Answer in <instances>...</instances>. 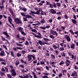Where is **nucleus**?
<instances>
[{
  "mask_svg": "<svg viewBox=\"0 0 78 78\" xmlns=\"http://www.w3.org/2000/svg\"><path fill=\"white\" fill-rule=\"evenodd\" d=\"M2 34H5L6 36V38L7 39H9V38H10L9 35L6 32H3Z\"/></svg>",
  "mask_w": 78,
  "mask_h": 78,
  "instance_id": "obj_9",
  "label": "nucleus"
},
{
  "mask_svg": "<svg viewBox=\"0 0 78 78\" xmlns=\"http://www.w3.org/2000/svg\"><path fill=\"white\" fill-rule=\"evenodd\" d=\"M8 19L10 23V24H12V19H11L9 16V17L8 18Z\"/></svg>",
  "mask_w": 78,
  "mask_h": 78,
  "instance_id": "obj_12",
  "label": "nucleus"
},
{
  "mask_svg": "<svg viewBox=\"0 0 78 78\" xmlns=\"http://www.w3.org/2000/svg\"><path fill=\"white\" fill-rule=\"evenodd\" d=\"M23 76H21L20 77V78H29V76L27 75H23Z\"/></svg>",
  "mask_w": 78,
  "mask_h": 78,
  "instance_id": "obj_13",
  "label": "nucleus"
},
{
  "mask_svg": "<svg viewBox=\"0 0 78 78\" xmlns=\"http://www.w3.org/2000/svg\"><path fill=\"white\" fill-rule=\"evenodd\" d=\"M70 48L72 49H75V44L73 43H72V44L71 45Z\"/></svg>",
  "mask_w": 78,
  "mask_h": 78,
  "instance_id": "obj_16",
  "label": "nucleus"
},
{
  "mask_svg": "<svg viewBox=\"0 0 78 78\" xmlns=\"http://www.w3.org/2000/svg\"><path fill=\"white\" fill-rule=\"evenodd\" d=\"M16 44L18 46H20L21 47H22V44H19L17 43H16Z\"/></svg>",
  "mask_w": 78,
  "mask_h": 78,
  "instance_id": "obj_44",
  "label": "nucleus"
},
{
  "mask_svg": "<svg viewBox=\"0 0 78 78\" xmlns=\"http://www.w3.org/2000/svg\"><path fill=\"white\" fill-rule=\"evenodd\" d=\"M41 65H43V64H44V62L42 61L40 62Z\"/></svg>",
  "mask_w": 78,
  "mask_h": 78,
  "instance_id": "obj_51",
  "label": "nucleus"
},
{
  "mask_svg": "<svg viewBox=\"0 0 78 78\" xmlns=\"http://www.w3.org/2000/svg\"><path fill=\"white\" fill-rule=\"evenodd\" d=\"M16 55L18 58H19L20 56H22V55L21 54L19 53H17Z\"/></svg>",
  "mask_w": 78,
  "mask_h": 78,
  "instance_id": "obj_27",
  "label": "nucleus"
},
{
  "mask_svg": "<svg viewBox=\"0 0 78 78\" xmlns=\"http://www.w3.org/2000/svg\"><path fill=\"white\" fill-rule=\"evenodd\" d=\"M68 35H65L64 36V38L65 39H66L67 37L68 36Z\"/></svg>",
  "mask_w": 78,
  "mask_h": 78,
  "instance_id": "obj_61",
  "label": "nucleus"
},
{
  "mask_svg": "<svg viewBox=\"0 0 78 78\" xmlns=\"http://www.w3.org/2000/svg\"><path fill=\"white\" fill-rule=\"evenodd\" d=\"M25 44L27 45V46H28L29 45V43L28 42L26 41L25 42Z\"/></svg>",
  "mask_w": 78,
  "mask_h": 78,
  "instance_id": "obj_36",
  "label": "nucleus"
},
{
  "mask_svg": "<svg viewBox=\"0 0 78 78\" xmlns=\"http://www.w3.org/2000/svg\"><path fill=\"white\" fill-rule=\"evenodd\" d=\"M39 28L44 30H45L46 29L45 27H39Z\"/></svg>",
  "mask_w": 78,
  "mask_h": 78,
  "instance_id": "obj_32",
  "label": "nucleus"
},
{
  "mask_svg": "<svg viewBox=\"0 0 78 78\" xmlns=\"http://www.w3.org/2000/svg\"><path fill=\"white\" fill-rule=\"evenodd\" d=\"M0 74H1V75L2 76H3V75H5L4 73H3L2 72H0Z\"/></svg>",
  "mask_w": 78,
  "mask_h": 78,
  "instance_id": "obj_47",
  "label": "nucleus"
},
{
  "mask_svg": "<svg viewBox=\"0 0 78 78\" xmlns=\"http://www.w3.org/2000/svg\"><path fill=\"white\" fill-rule=\"evenodd\" d=\"M49 6L51 8H52L53 7V5L52 4H50L49 5Z\"/></svg>",
  "mask_w": 78,
  "mask_h": 78,
  "instance_id": "obj_55",
  "label": "nucleus"
},
{
  "mask_svg": "<svg viewBox=\"0 0 78 78\" xmlns=\"http://www.w3.org/2000/svg\"><path fill=\"white\" fill-rule=\"evenodd\" d=\"M72 20V22L74 24H76V23H77V21L74 20L73 19H72L71 20Z\"/></svg>",
  "mask_w": 78,
  "mask_h": 78,
  "instance_id": "obj_18",
  "label": "nucleus"
},
{
  "mask_svg": "<svg viewBox=\"0 0 78 78\" xmlns=\"http://www.w3.org/2000/svg\"><path fill=\"white\" fill-rule=\"evenodd\" d=\"M64 17H65V18L66 19H67L68 18V15H65V16H64Z\"/></svg>",
  "mask_w": 78,
  "mask_h": 78,
  "instance_id": "obj_54",
  "label": "nucleus"
},
{
  "mask_svg": "<svg viewBox=\"0 0 78 78\" xmlns=\"http://www.w3.org/2000/svg\"><path fill=\"white\" fill-rule=\"evenodd\" d=\"M27 58L29 59H28V61H30L31 59H32V58H31V56L30 55H27Z\"/></svg>",
  "mask_w": 78,
  "mask_h": 78,
  "instance_id": "obj_11",
  "label": "nucleus"
},
{
  "mask_svg": "<svg viewBox=\"0 0 78 78\" xmlns=\"http://www.w3.org/2000/svg\"><path fill=\"white\" fill-rule=\"evenodd\" d=\"M39 9L36 12L30 10V12H31V13H29V14L32 15H33V14H36L37 15H40V12H41V11H42V9L41 8H39Z\"/></svg>",
  "mask_w": 78,
  "mask_h": 78,
  "instance_id": "obj_4",
  "label": "nucleus"
},
{
  "mask_svg": "<svg viewBox=\"0 0 78 78\" xmlns=\"http://www.w3.org/2000/svg\"><path fill=\"white\" fill-rule=\"evenodd\" d=\"M67 62V63H68L69 64H71V62L70 60H69L68 59H66V62H65V63Z\"/></svg>",
  "mask_w": 78,
  "mask_h": 78,
  "instance_id": "obj_28",
  "label": "nucleus"
},
{
  "mask_svg": "<svg viewBox=\"0 0 78 78\" xmlns=\"http://www.w3.org/2000/svg\"><path fill=\"white\" fill-rule=\"evenodd\" d=\"M58 76L59 77H62V73H59L58 74Z\"/></svg>",
  "mask_w": 78,
  "mask_h": 78,
  "instance_id": "obj_60",
  "label": "nucleus"
},
{
  "mask_svg": "<svg viewBox=\"0 0 78 78\" xmlns=\"http://www.w3.org/2000/svg\"><path fill=\"white\" fill-rule=\"evenodd\" d=\"M45 67L46 69V70H48V71L49 70V68L47 66H45Z\"/></svg>",
  "mask_w": 78,
  "mask_h": 78,
  "instance_id": "obj_57",
  "label": "nucleus"
},
{
  "mask_svg": "<svg viewBox=\"0 0 78 78\" xmlns=\"http://www.w3.org/2000/svg\"><path fill=\"white\" fill-rule=\"evenodd\" d=\"M21 15L22 16H24L25 17V16L26 15H25V13H23V12H21Z\"/></svg>",
  "mask_w": 78,
  "mask_h": 78,
  "instance_id": "obj_40",
  "label": "nucleus"
},
{
  "mask_svg": "<svg viewBox=\"0 0 78 78\" xmlns=\"http://www.w3.org/2000/svg\"><path fill=\"white\" fill-rule=\"evenodd\" d=\"M50 13L52 14H55L56 15H58L59 14H61V12H56V11L54 10L53 9H51L50 10Z\"/></svg>",
  "mask_w": 78,
  "mask_h": 78,
  "instance_id": "obj_6",
  "label": "nucleus"
},
{
  "mask_svg": "<svg viewBox=\"0 0 78 78\" xmlns=\"http://www.w3.org/2000/svg\"><path fill=\"white\" fill-rule=\"evenodd\" d=\"M19 66L20 67L22 68V69H24V67H25V66L23 65H20Z\"/></svg>",
  "mask_w": 78,
  "mask_h": 78,
  "instance_id": "obj_43",
  "label": "nucleus"
},
{
  "mask_svg": "<svg viewBox=\"0 0 78 78\" xmlns=\"http://www.w3.org/2000/svg\"><path fill=\"white\" fill-rule=\"evenodd\" d=\"M42 78H48V76H41Z\"/></svg>",
  "mask_w": 78,
  "mask_h": 78,
  "instance_id": "obj_41",
  "label": "nucleus"
},
{
  "mask_svg": "<svg viewBox=\"0 0 78 78\" xmlns=\"http://www.w3.org/2000/svg\"><path fill=\"white\" fill-rule=\"evenodd\" d=\"M9 67L10 69H11L10 72L12 76H16L17 74H16V69L13 68V66L11 65L9 66Z\"/></svg>",
  "mask_w": 78,
  "mask_h": 78,
  "instance_id": "obj_1",
  "label": "nucleus"
},
{
  "mask_svg": "<svg viewBox=\"0 0 78 78\" xmlns=\"http://www.w3.org/2000/svg\"><path fill=\"white\" fill-rule=\"evenodd\" d=\"M50 64H51V65H54V64H55V63L54 62H52L51 61L50 62Z\"/></svg>",
  "mask_w": 78,
  "mask_h": 78,
  "instance_id": "obj_33",
  "label": "nucleus"
},
{
  "mask_svg": "<svg viewBox=\"0 0 78 78\" xmlns=\"http://www.w3.org/2000/svg\"><path fill=\"white\" fill-rule=\"evenodd\" d=\"M31 33L33 34L34 36L36 37L39 38H41L42 37H41V34L39 32H38L37 33V34H38L39 36H38L37 35H36L34 33L32 32Z\"/></svg>",
  "mask_w": 78,
  "mask_h": 78,
  "instance_id": "obj_7",
  "label": "nucleus"
},
{
  "mask_svg": "<svg viewBox=\"0 0 78 78\" xmlns=\"http://www.w3.org/2000/svg\"><path fill=\"white\" fill-rule=\"evenodd\" d=\"M61 53L62 56L63 57H65V56L66 54L64 52H62V53Z\"/></svg>",
  "mask_w": 78,
  "mask_h": 78,
  "instance_id": "obj_37",
  "label": "nucleus"
},
{
  "mask_svg": "<svg viewBox=\"0 0 78 78\" xmlns=\"http://www.w3.org/2000/svg\"><path fill=\"white\" fill-rule=\"evenodd\" d=\"M21 53H22L24 55L25 53H26V51H25L24 50H22V51Z\"/></svg>",
  "mask_w": 78,
  "mask_h": 78,
  "instance_id": "obj_52",
  "label": "nucleus"
},
{
  "mask_svg": "<svg viewBox=\"0 0 78 78\" xmlns=\"http://www.w3.org/2000/svg\"><path fill=\"white\" fill-rule=\"evenodd\" d=\"M69 31L73 35H74V33L73 32V30H70Z\"/></svg>",
  "mask_w": 78,
  "mask_h": 78,
  "instance_id": "obj_49",
  "label": "nucleus"
},
{
  "mask_svg": "<svg viewBox=\"0 0 78 78\" xmlns=\"http://www.w3.org/2000/svg\"><path fill=\"white\" fill-rule=\"evenodd\" d=\"M50 55L51 56V58H52V59H55V56L54 55H53L52 54H51Z\"/></svg>",
  "mask_w": 78,
  "mask_h": 78,
  "instance_id": "obj_25",
  "label": "nucleus"
},
{
  "mask_svg": "<svg viewBox=\"0 0 78 78\" xmlns=\"http://www.w3.org/2000/svg\"><path fill=\"white\" fill-rule=\"evenodd\" d=\"M26 18H27V19H30V18H32V17L30 15H29L28 14H27V15H26L25 17Z\"/></svg>",
  "mask_w": 78,
  "mask_h": 78,
  "instance_id": "obj_15",
  "label": "nucleus"
},
{
  "mask_svg": "<svg viewBox=\"0 0 78 78\" xmlns=\"http://www.w3.org/2000/svg\"><path fill=\"white\" fill-rule=\"evenodd\" d=\"M16 48L17 49H18V50H22V48H20L19 47H16Z\"/></svg>",
  "mask_w": 78,
  "mask_h": 78,
  "instance_id": "obj_59",
  "label": "nucleus"
},
{
  "mask_svg": "<svg viewBox=\"0 0 78 78\" xmlns=\"http://www.w3.org/2000/svg\"><path fill=\"white\" fill-rule=\"evenodd\" d=\"M53 47L54 48V49H57V48L58 47H57L55 45H54L53 46Z\"/></svg>",
  "mask_w": 78,
  "mask_h": 78,
  "instance_id": "obj_42",
  "label": "nucleus"
},
{
  "mask_svg": "<svg viewBox=\"0 0 78 78\" xmlns=\"http://www.w3.org/2000/svg\"><path fill=\"white\" fill-rule=\"evenodd\" d=\"M1 38H2V41H5V38H4V37H3V36H2V37H1Z\"/></svg>",
  "mask_w": 78,
  "mask_h": 78,
  "instance_id": "obj_58",
  "label": "nucleus"
},
{
  "mask_svg": "<svg viewBox=\"0 0 78 78\" xmlns=\"http://www.w3.org/2000/svg\"><path fill=\"white\" fill-rule=\"evenodd\" d=\"M23 19L24 20V21H27L28 20L26 18L24 17L23 18Z\"/></svg>",
  "mask_w": 78,
  "mask_h": 78,
  "instance_id": "obj_63",
  "label": "nucleus"
},
{
  "mask_svg": "<svg viewBox=\"0 0 78 78\" xmlns=\"http://www.w3.org/2000/svg\"><path fill=\"white\" fill-rule=\"evenodd\" d=\"M9 52H10L12 56V57H13L14 58H15V56L14 55V53L13 52H12V51H10Z\"/></svg>",
  "mask_w": 78,
  "mask_h": 78,
  "instance_id": "obj_24",
  "label": "nucleus"
},
{
  "mask_svg": "<svg viewBox=\"0 0 78 78\" xmlns=\"http://www.w3.org/2000/svg\"><path fill=\"white\" fill-rule=\"evenodd\" d=\"M43 39L44 40H45V42L47 41H51L48 38H44Z\"/></svg>",
  "mask_w": 78,
  "mask_h": 78,
  "instance_id": "obj_23",
  "label": "nucleus"
},
{
  "mask_svg": "<svg viewBox=\"0 0 78 78\" xmlns=\"http://www.w3.org/2000/svg\"><path fill=\"white\" fill-rule=\"evenodd\" d=\"M1 70L2 72H5V69H4V68H2L1 69Z\"/></svg>",
  "mask_w": 78,
  "mask_h": 78,
  "instance_id": "obj_50",
  "label": "nucleus"
},
{
  "mask_svg": "<svg viewBox=\"0 0 78 78\" xmlns=\"http://www.w3.org/2000/svg\"><path fill=\"white\" fill-rule=\"evenodd\" d=\"M0 56H5V52L4 51H1V53L0 52Z\"/></svg>",
  "mask_w": 78,
  "mask_h": 78,
  "instance_id": "obj_14",
  "label": "nucleus"
},
{
  "mask_svg": "<svg viewBox=\"0 0 78 78\" xmlns=\"http://www.w3.org/2000/svg\"><path fill=\"white\" fill-rule=\"evenodd\" d=\"M46 5H50V2H48L47 1H46Z\"/></svg>",
  "mask_w": 78,
  "mask_h": 78,
  "instance_id": "obj_56",
  "label": "nucleus"
},
{
  "mask_svg": "<svg viewBox=\"0 0 78 78\" xmlns=\"http://www.w3.org/2000/svg\"><path fill=\"white\" fill-rule=\"evenodd\" d=\"M56 6H57L58 7H60L61 6V4L59 2H57L56 3Z\"/></svg>",
  "mask_w": 78,
  "mask_h": 78,
  "instance_id": "obj_21",
  "label": "nucleus"
},
{
  "mask_svg": "<svg viewBox=\"0 0 78 78\" xmlns=\"http://www.w3.org/2000/svg\"><path fill=\"white\" fill-rule=\"evenodd\" d=\"M31 57L33 58V59L35 60L36 59V57L34 56L33 55H31Z\"/></svg>",
  "mask_w": 78,
  "mask_h": 78,
  "instance_id": "obj_34",
  "label": "nucleus"
},
{
  "mask_svg": "<svg viewBox=\"0 0 78 78\" xmlns=\"http://www.w3.org/2000/svg\"><path fill=\"white\" fill-rule=\"evenodd\" d=\"M53 6L55 8H56L57 7V6H56V3L55 4V3H53Z\"/></svg>",
  "mask_w": 78,
  "mask_h": 78,
  "instance_id": "obj_48",
  "label": "nucleus"
},
{
  "mask_svg": "<svg viewBox=\"0 0 78 78\" xmlns=\"http://www.w3.org/2000/svg\"><path fill=\"white\" fill-rule=\"evenodd\" d=\"M14 20L15 23L17 24H22L23 23L22 22V20H20V19L19 18H15V19H14Z\"/></svg>",
  "mask_w": 78,
  "mask_h": 78,
  "instance_id": "obj_5",
  "label": "nucleus"
},
{
  "mask_svg": "<svg viewBox=\"0 0 78 78\" xmlns=\"http://www.w3.org/2000/svg\"><path fill=\"white\" fill-rule=\"evenodd\" d=\"M40 23H41L43 24L45 23L46 21L44 20V19H42L41 20V21H40Z\"/></svg>",
  "mask_w": 78,
  "mask_h": 78,
  "instance_id": "obj_17",
  "label": "nucleus"
},
{
  "mask_svg": "<svg viewBox=\"0 0 78 78\" xmlns=\"http://www.w3.org/2000/svg\"><path fill=\"white\" fill-rule=\"evenodd\" d=\"M32 31L34 32V33H37V30H36L35 29H33L32 30Z\"/></svg>",
  "mask_w": 78,
  "mask_h": 78,
  "instance_id": "obj_35",
  "label": "nucleus"
},
{
  "mask_svg": "<svg viewBox=\"0 0 78 78\" xmlns=\"http://www.w3.org/2000/svg\"><path fill=\"white\" fill-rule=\"evenodd\" d=\"M16 36H17V38L19 39H22V38H21L20 36H19V34H18V35H16Z\"/></svg>",
  "mask_w": 78,
  "mask_h": 78,
  "instance_id": "obj_45",
  "label": "nucleus"
},
{
  "mask_svg": "<svg viewBox=\"0 0 78 78\" xmlns=\"http://www.w3.org/2000/svg\"><path fill=\"white\" fill-rule=\"evenodd\" d=\"M59 49L60 51H63V50H64V49L63 47H60Z\"/></svg>",
  "mask_w": 78,
  "mask_h": 78,
  "instance_id": "obj_38",
  "label": "nucleus"
},
{
  "mask_svg": "<svg viewBox=\"0 0 78 78\" xmlns=\"http://www.w3.org/2000/svg\"><path fill=\"white\" fill-rule=\"evenodd\" d=\"M22 10H23L24 12H25L27 11V9L26 8H23Z\"/></svg>",
  "mask_w": 78,
  "mask_h": 78,
  "instance_id": "obj_53",
  "label": "nucleus"
},
{
  "mask_svg": "<svg viewBox=\"0 0 78 78\" xmlns=\"http://www.w3.org/2000/svg\"><path fill=\"white\" fill-rule=\"evenodd\" d=\"M66 39L67 41L70 42L71 41L69 35L68 36Z\"/></svg>",
  "mask_w": 78,
  "mask_h": 78,
  "instance_id": "obj_19",
  "label": "nucleus"
},
{
  "mask_svg": "<svg viewBox=\"0 0 78 78\" xmlns=\"http://www.w3.org/2000/svg\"><path fill=\"white\" fill-rule=\"evenodd\" d=\"M17 30L19 32L21 33L22 35L24 36L27 35L26 33L24 32V30H23V28L21 27H19L18 28H17Z\"/></svg>",
  "mask_w": 78,
  "mask_h": 78,
  "instance_id": "obj_3",
  "label": "nucleus"
},
{
  "mask_svg": "<svg viewBox=\"0 0 78 78\" xmlns=\"http://www.w3.org/2000/svg\"><path fill=\"white\" fill-rule=\"evenodd\" d=\"M3 61H5V60L3 58L0 57V62H3Z\"/></svg>",
  "mask_w": 78,
  "mask_h": 78,
  "instance_id": "obj_39",
  "label": "nucleus"
},
{
  "mask_svg": "<svg viewBox=\"0 0 78 78\" xmlns=\"http://www.w3.org/2000/svg\"><path fill=\"white\" fill-rule=\"evenodd\" d=\"M50 33L52 34V35H50L49 36V37L50 38L52 39L55 38V37H54V36L53 35H55L56 36H57V35L58 34L56 31L53 30H50Z\"/></svg>",
  "mask_w": 78,
  "mask_h": 78,
  "instance_id": "obj_2",
  "label": "nucleus"
},
{
  "mask_svg": "<svg viewBox=\"0 0 78 78\" xmlns=\"http://www.w3.org/2000/svg\"><path fill=\"white\" fill-rule=\"evenodd\" d=\"M11 14L12 15V16L13 18H16V15H14V13L13 12H11Z\"/></svg>",
  "mask_w": 78,
  "mask_h": 78,
  "instance_id": "obj_29",
  "label": "nucleus"
},
{
  "mask_svg": "<svg viewBox=\"0 0 78 78\" xmlns=\"http://www.w3.org/2000/svg\"><path fill=\"white\" fill-rule=\"evenodd\" d=\"M72 76H75L76 77L77 76V73L75 71H74L73 73H72V74L71 75Z\"/></svg>",
  "mask_w": 78,
  "mask_h": 78,
  "instance_id": "obj_10",
  "label": "nucleus"
},
{
  "mask_svg": "<svg viewBox=\"0 0 78 78\" xmlns=\"http://www.w3.org/2000/svg\"><path fill=\"white\" fill-rule=\"evenodd\" d=\"M74 68L75 70L78 69V67L76 65L74 66Z\"/></svg>",
  "mask_w": 78,
  "mask_h": 78,
  "instance_id": "obj_46",
  "label": "nucleus"
},
{
  "mask_svg": "<svg viewBox=\"0 0 78 78\" xmlns=\"http://www.w3.org/2000/svg\"><path fill=\"white\" fill-rule=\"evenodd\" d=\"M41 15H44V12L42 11H41Z\"/></svg>",
  "mask_w": 78,
  "mask_h": 78,
  "instance_id": "obj_62",
  "label": "nucleus"
},
{
  "mask_svg": "<svg viewBox=\"0 0 78 78\" xmlns=\"http://www.w3.org/2000/svg\"><path fill=\"white\" fill-rule=\"evenodd\" d=\"M48 21L51 23L52 22V19H49L48 20Z\"/></svg>",
  "mask_w": 78,
  "mask_h": 78,
  "instance_id": "obj_64",
  "label": "nucleus"
},
{
  "mask_svg": "<svg viewBox=\"0 0 78 78\" xmlns=\"http://www.w3.org/2000/svg\"><path fill=\"white\" fill-rule=\"evenodd\" d=\"M59 64L60 66H61V65H62L63 64H64V61H61V62L59 63Z\"/></svg>",
  "mask_w": 78,
  "mask_h": 78,
  "instance_id": "obj_30",
  "label": "nucleus"
},
{
  "mask_svg": "<svg viewBox=\"0 0 78 78\" xmlns=\"http://www.w3.org/2000/svg\"><path fill=\"white\" fill-rule=\"evenodd\" d=\"M7 76L8 78H12V75H10L9 74H7Z\"/></svg>",
  "mask_w": 78,
  "mask_h": 78,
  "instance_id": "obj_22",
  "label": "nucleus"
},
{
  "mask_svg": "<svg viewBox=\"0 0 78 78\" xmlns=\"http://www.w3.org/2000/svg\"><path fill=\"white\" fill-rule=\"evenodd\" d=\"M67 70H63L62 71V72L63 73V75H64V73H66L67 72Z\"/></svg>",
  "mask_w": 78,
  "mask_h": 78,
  "instance_id": "obj_31",
  "label": "nucleus"
},
{
  "mask_svg": "<svg viewBox=\"0 0 78 78\" xmlns=\"http://www.w3.org/2000/svg\"><path fill=\"white\" fill-rule=\"evenodd\" d=\"M38 43L41 45L45 44H47V43L46 42H44V41H42L40 40H38Z\"/></svg>",
  "mask_w": 78,
  "mask_h": 78,
  "instance_id": "obj_8",
  "label": "nucleus"
},
{
  "mask_svg": "<svg viewBox=\"0 0 78 78\" xmlns=\"http://www.w3.org/2000/svg\"><path fill=\"white\" fill-rule=\"evenodd\" d=\"M21 62L22 63H24V64H23L24 65V64H27V61H24L23 60L21 59Z\"/></svg>",
  "mask_w": 78,
  "mask_h": 78,
  "instance_id": "obj_20",
  "label": "nucleus"
},
{
  "mask_svg": "<svg viewBox=\"0 0 78 78\" xmlns=\"http://www.w3.org/2000/svg\"><path fill=\"white\" fill-rule=\"evenodd\" d=\"M20 63L19 61L18 60H17L16 62L15 63L16 65V67H17V66Z\"/></svg>",
  "mask_w": 78,
  "mask_h": 78,
  "instance_id": "obj_26",
  "label": "nucleus"
}]
</instances>
